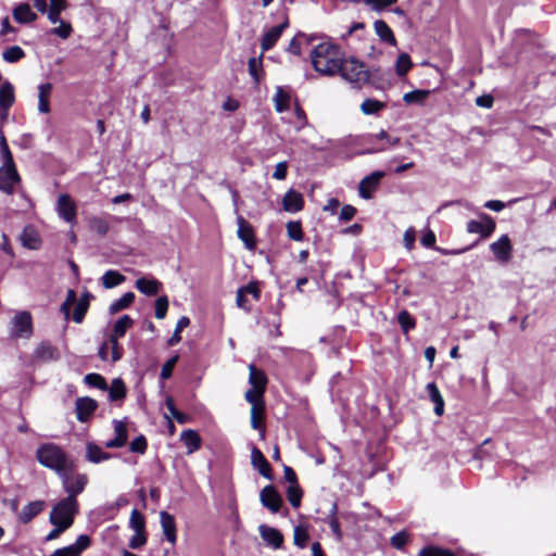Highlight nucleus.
Returning <instances> with one entry per match:
<instances>
[{
  "label": "nucleus",
  "mask_w": 556,
  "mask_h": 556,
  "mask_svg": "<svg viewBox=\"0 0 556 556\" xmlns=\"http://www.w3.org/2000/svg\"><path fill=\"white\" fill-rule=\"evenodd\" d=\"M344 54L339 46L323 42L311 52L313 68L323 76H334L339 73Z\"/></svg>",
  "instance_id": "1"
},
{
  "label": "nucleus",
  "mask_w": 556,
  "mask_h": 556,
  "mask_svg": "<svg viewBox=\"0 0 556 556\" xmlns=\"http://www.w3.org/2000/svg\"><path fill=\"white\" fill-rule=\"evenodd\" d=\"M36 458L40 465L54 470L58 476L74 470V462L54 443L41 444L36 451Z\"/></svg>",
  "instance_id": "2"
},
{
  "label": "nucleus",
  "mask_w": 556,
  "mask_h": 556,
  "mask_svg": "<svg viewBox=\"0 0 556 556\" xmlns=\"http://www.w3.org/2000/svg\"><path fill=\"white\" fill-rule=\"evenodd\" d=\"M342 79L361 89L369 81L370 73L366 64L354 56L342 59L339 73Z\"/></svg>",
  "instance_id": "3"
},
{
  "label": "nucleus",
  "mask_w": 556,
  "mask_h": 556,
  "mask_svg": "<svg viewBox=\"0 0 556 556\" xmlns=\"http://www.w3.org/2000/svg\"><path fill=\"white\" fill-rule=\"evenodd\" d=\"M78 509L79 506L77 500H72V497L66 496L53 506L49 516V521L51 523L61 522L70 528L74 522V517L78 513Z\"/></svg>",
  "instance_id": "4"
},
{
  "label": "nucleus",
  "mask_w": 556,
  "mask_h": 556,
  "mask_svg": "<svg viewBox=\"0 0 556 556\" xmlns=\"http://www.w3.org/2000/svg\"><path fill=\"white\" fill-rule=\"evenodd\" d=\"M73 471H64L59 477L62 480V485L65 492L67 493V497H72V500H77V495L83 493L85 490L88 478L85 473H76L72 475Z\"/></svg>",
  "instance_id": "5"
},
{
  "label": "nucleus",
  "mask_w": 556,
  "mask_h": 556,
  "mask_svg": "<svg viewBox=\"0 0 556 556\" xmlns=\"http://www.w3.org/2000/svg\"><path fill=\"white\" fill-rule=\"evenodd\" d=\"M0 167V190L7 194L14 193V187L21 180L20 175L16 170L14 161L11 163L2 162Z\"/></svg>",
  "instance_id": "6"
},
{
  "label": "nucleus",
  "mask_w": 556,
  "mask_h": 556,
  "mask_svg": "<svg viewBox=\"0 0 556 556\" xmlns=\"http://www.w3.org/2000/svg\"><path fill=\"white\" fill-rule=\"evenodd\" d=\"M369 142L376 144L372 148L367 149V153H379L389 150L390 148L400 144L401 139L399 137H391L386 130H380L376 135H370Z\"/></svg>",
  "instance_id": "7"
},
{
  "label": "nucleus",
  "mask_w": 556,
  "mask_h": 556,
  "mask_svg": "<svg viewBox=\"0 0 556 556\" xmlns=\"http://www.w3.org/2000/svg\"><path fill=\"white\" fill-rule=\"evenodd\" d=\"M480 220H469L467 231L469 233H479L481 238H488L495 230V222L485 213L479 215Z\"/></svg>",
  "instance_id": "8"
},
{
  "label": "nucleus",
  "mask_w": 556,
  "mask_h": 556,
  "mask_svg": "<svg viewBox=\"0 0 556 556\" xmlns=\"http://www.w3.org/2000/svg\"><path fill=\"white\" fill-rule=\"evenodd\" d=\"M490 250L496 261L508 263L513 256V244L507 235H502L495 242L490 244Z\"/></svg>",
  "instance_id": "9"
},
{
  "label": "nucleus",
  "mask_w": 556,
  "mask_h": 556,
  "mask_svg": "<svg viewBox=\"0 0 556 556\" xmlns=\"http://www.w3.org/2000/svg\"><path fill=\"white\" fill-rule=\"evenodd\" d=\"M260 501L262 505L270 513H278L282 505V497L271 484L266 485L260 493Z\"/></svg>",
  "instance_id": "10"
},
{
  "label": "nucleus",
  "mask_w": 556,
  "mask_h": 556,
  "mask_svg": "<svg viewBox=\"0 0 556 556\" xmlns=\"http://www.w3.org/2000/svg\"><path fill=\"white\" fill-rule=\"evenodd\" d=\"M90 545V538L81 534L74 544L55 549L50 556H80Z\"/></svg>",
  "instance_id": "11"
},
{
  "label": "nucleus",
  "mask_w": 556,
  "mask_h": 556,
  "mask_svg": "<svg viewBox=\"0 0 556 556\" xmlns=\"http://www.w3.org/2000/svg\"><path fill=\"white\" fill-rule=\"evenodd\" d=\"M56 211L60 217L67 223H74L76 219V205L68 194H61L56 202Z\"/></svg>",
  "instance_id": "12"
},
{
  "label": "nucleus",
  "mask_w": 556,
  "mask_h": 556,
  "mask_svg": "<svg viewBox=\"0 0 556 556\" xmlns=\"http://www.w3.org/2000/svg\"><path fill=\"white\" fill-rule=\"evenodd\" d=\"M383 176V172L376 170L371 173L369 176L363 178L358 186L359 195L364 199H370L372 197V192L377 189Z\"/></svg>",
  "instance_id": "13"
},
{
  "label": "nucleus",
  "mask_w": 556,
  "mask_h": 556,
  "mask_svg": "<svg viewBox=\"0 0 556 556\" xmlns=\"http://www.w3.org/2000/svg\"><path fill=\"white\" fill-rule=\"evenodd\" d=\"M98 407L97 401L91 397H78L75 403L76 417L80 422H86Z\"/></svg>",
  "instance_id": "14"
},
{
  "label": "nucleus",
  "mask_w": 556,
  "mask_h": 556,
  "mask_svg": "<svg viewBox=\"0 0 556 556\" xmlns=\"http://www.w3.org/2000/svg\"><path fill=\"white\" fill-rule=\"evenodd\" d=\"M238 224V238L244 243L245 248L250 251L255 249V236L252 226L241 216L237 217Z\"/></svg>",
  "instance_id": "15"
},
{
  "label": "nucleus",
  "mask_w": 556,
  "mask_h": 556,
  "mask_svg": "<svg viewBox=\"0 0 556 556\" xmlns=\"http://www.w3.org/2000/svg\"><path fill=\"white\" fill-rule=\"evenodd\" d=\"M289 26V21L286 18L280 25L269 28L263 36L261 41L262 51L270 50L281 37L283 30Z\"/></svg>",
  "instance_id": "16"
},
{
  "label": "nucleus",
  "mask_w": 556,
  "mask_h": 556,
  "mask_svg": "<svg viewBox=\"0 0 556 556\" xmlns=\"http://www.w3.org/2000/svg\"><path fill=\"white\" fill-rule=\"evenodd\" d=\"M31 331V316L27 312L16 314L12 320V333L16 337L28 336Z\"/></svg>",
  "instance_id": "17"
},
{
  "label": "nucleus",
  "mask_w": 556,
  "mask_h": 556,
  "mask_svg": "<svg viewBox=\"0 0 556 556\" xmlns=\"http://www.w3.org/2000/svg\"><path fill=\"white\" fill-rule=\"evenodd\" d=\"M160 522L165 539L174 545L177 541V528L175 517L167 511H161Z\"/></svg>",
  "instance_id": "18"
},
{
  "label": "nucleus",
  "mask_w": 556,
  "mask_h": 556,
  "mask_svg": "<svg viewBox=\"0 0 556 556\" xmlns=\"http://www.w3.org/2000/svg\"><path fill=\"white\" fill-rule=\"evenodd\" d=\"M113 424L115 437L112 440L105 442V447L119 448L126 445L128 440L127 425L122 420H114Z\"/></svg>",
  "instance_id": "19"
},
{
  "label": "nucleus",
  "mask_w": 556,
  "mask_h": 556,
  "mask_svg": "<svg viewBox=\"0 0 556 556\" xmlns=\"http://www.w3.org/2000/svg\"><path fill=\"white\" fill-rule=\"evenodd\" d=\"M251 462L260 475L268 480L273 479L270 465L257 447H253L251 452Z\"/></svg>",
  "instance_id": "20"
},
{
  "label": "nucleus",
  "mask_w": 556,
  "mask_h": 556,
  "mask_svg": "<svg viewBox=\"0 0 556 556\" xmlns=\"http://www.w3.org/2000/svg\"><path fill=\"white\" fill-rule=\"evenodd\" d=\"M258 531L261 538L274 548H279L282 545L283 536L277 529L266 525H261L258 527Z\"/></svg>",
  "instance_id": "21"
},
{
  "label": "nucleus",
  "mask_w": 556,
  "mask_h": 556,
  "mask_svg": "<svg viewBox=\"0 0 556 556\" xmlns=\"http://www.w3.org/2000/svg\"><path fill=\"white\" fill-rule=\"evenodd\" d=\"M303 197L300 192L291 189L289 190L282 199V205L285 211L295 213L303 208Z\"/></svg>",
  "instance_id": "22"
},
{
  "label": "nucleus",
  "mask_w": 556,
  "mask_h": 556,
  "mask_svg": "<svg viewBox=\"0 0 556 556\" xmlns=\"http://www.w3.org/2000/svg\"><path fill=\"white\" fill-rule=\"evenodd\" d=\"M180 441L185 444L187 448V454L190 455L195 451L200 450L202 440L199 433L192 429L184 430L180 433Z\"/></svg>",
  "instance_id": "23"
},
{
  "label": "nucleus",
  "mask_w": 556,
  "mask_h": 556,
  "mask_svg": "<svg viewBox=\"0 0 556 556\" xmlns=\"http://www.w3.org/2000/svg\"><path fill=\"white\" fill-rule=\"evenodd\" d=\"M35 357L42 362H51L60 358L59 350L49 342H41L35 350Z\"/></svg>",
  "instance_id": "24"
},
{
  "label": "nucleus",
  "mask_w": 556,
  "mask_h": 556,
  "mask_svg": "<svg viewBox=\"0 0 556 556\" xmlns=\"http://www.w3.org/2000/svg\"><path fill=\"white\" fill-rule=\"evenodd\" d=\"M45 505L46 504L43 501H34L25 505L18 515L21 522L28 523L33 518H35L43 510Z\"/></svg>",
  "instance_id": "25"
},
{
  "label": "nucleus",
  "mask_w": 556,
  "mask_h": 556,
  "mask_svg": "<svg viewBox=\"0 0 556 556\" xmlns=\"http://www.w3.org/2000/svg\"><path fill=\"white\" fill-rule=\"evenodd\" d=\"M52 84L45 83L38 86V111L42 114L50 112L49 98L52 91Z\"/></svg>",
  "instance_id": "26"
},
{
  "label": "nucleus",
  "mask_w": 556,
  "mask_h": 556,
  "mask_svg": "<svg viewBox=\"0 0 556 556\" xmlns=\"http://www.w3.org/2000/svg\"><path fill=\"white\" fill-rule=\"evenodd\" d=\"M136 288L146 295H155L162 288V283L154 278H139L135 283Z\"/></svg>",
  "instance_id": "27"
},
{
  "label": "nucleus",
  "mask_w": 556,
  "mask_h": 556,
  "mask_svg": "<svg viewBox=\"0 0 556 556\" xmlns=\"http://www.w3.org/2000/svg\"><path fill=\"white\" fill-rule=\"evenodd\" d=\"M13 17L17 23L27 24L37 18V14L31 11L28 3H21L13 10Z\"/></svg>",
  "instance_id": "28"
},
{
  "label": "nucleus",
  "mask_w": 556,
  "mask_h": 556,
  "mask_svg": "<svg viewBox=\"0 0 556 556\" xmlns=\"http://www.w3.org/2000/svg\"><path fill=\"white\" fill-rule=\"evenodd\" d=\"M111 455L104 452L100 446L90 442L86 445V458L88 462L99 464L110 459Z\"/></svg>",
  "instance_id": "29"
},
{
  "label": "nucleus",
  "mask_w": 556,
  "mask_h": 556,
  "mask_svg": "<svg viewBox=\"0 0 556 556\" xmlns=\"http://www.w3.org/2000/svg\"><path fill=\"white\" fill-rule=\"evenodd\" d=\"M249 383L252 386V388L266 390L267 377L265 372L263 370L257 369L256 366L253 364L249 365Z\"/></svg>",
  "instance_id": "30"
},
{
  "label": "nucleus",
  "mask_w": 556,
  "mask_h": 556,
  "mask_svg": "<svg viewBox=\"0 0 556 556\" xmlns=\"http://www.w3.org/2000/svg\"><path fill=\"white\" fill-rule=\"evenodd\" d=\"M374 28H375L376 34L380 37V39L382 41L388 42L392 46L396 45L394 34L384 21H382V20L376 21L374 23Z\"/></svg>",
  "instance_id": "31"
},
{
  "label": "nucleus",
  "mask_w": 556,
  "mask_h": 556,
  "mask_svg": "<svg viewBox=\"0 0 556 556\" xmlns=\"http://www.w3.org/2000/svg\"><path fill=\"white\" fill-rule=\"evenodd\" d=\"M15 101L14 87L11 83L4 81L0 87V108L10 109Z\"/></svg>",
  "instance_id": "32"
},
{
  "label": "nucleus",
  "mask_w": 556,
  "mask_h": 556,
  "mask_svg": "<svg viewBox=\"0 0 556 556\" xmlns=\"http://www.w3.org/2000/svg\"><path fill=\"white\" fill-rule=\"evenodd\" d=\"M426 388L430 400L434 403L435 415L441 416L444 412V401L437 384L434 382H430Z\"/></svg>",
  "instance_id": "33"
},
{
  "label": "nucleus",
  "mask_w": 556,
  "mask_h": 556,
  "mask_svg": "<svg viewBox=\"0 0 556 556\" xmlns=\"http://www.w3.org/2000/svg\"><path fill=\"white\" fill-rule=\"evenodd\" d=\"M126 280V277L117 270H106L101 277L102 286L105 289H112Z\"/></svg>",
  "instance_id": "34"
},
{
  "label": "nucleus",
  "mask_w": 556,
  "mask_h": 556,
  "mask_svg": "<svg viewBox=\"0 0 556 556\" xmlns=\"http://www.w3.org/2000/svg\"><path fill=\"white\" fill-rule=\"evenodd\" d=\"M90 294L88 292H86L85 294L81 295V298L78 300L76 306H75V309H74V313H73V320L76 323V324H80L83 323L84 318H85V315L89 308V300H90Z\"/></svg>",
  "instance_id": "35"
},
{
  "label": "nucleus",
  "mask_w": 556,
  "mask_h": 556,
  "mask_svg": "<svg viewBox=\"0 0 556 556\" xmlns=\"http://www.w3.org/2000/svg\"><path fill=\"white\" fill-rule=\"evenodd\" d=\"M22 244L28 249L36 250L40 245V239L36 230L26 227L21 235Z\"/></svg>",
  "instance_id": "36"
},
{
  "label": "nucleus",
  "mask_w": 556,
  "mask_h": 556,
  "mask_svg": "<svg viewBox=\"0 0 556 556\" xmlns=\"http://www.w3.org/2000/svg\"><path fill=\"white\" fill-rule=\"evenodd\" d=\"M263 55L261 54L258 58H251L248 62L249 74L253 78L256 85L260 84L262 75H263Z\"/></svg>",
  "instance_id": "37"
},
{
  "label": "nucleus",
  "mask_w": 556,
  "mask_h": 556,
  "mask_svg": "<svg viewBox=\"0 0 556 556\" xmlns=\"http://www.w3.org/2000/svg\"><path fill=\"white\" fill-rule=\"evenodd\" d=\"M386 108V103L376 100V99H365L361 104V111L365 115H375L378 114L381 110Z\"/></svg>",
  "instance_id": "38"
},
{
  "label": "nucleus",
  "mask_w": 556,
  "mask_h": 556,
  "mask_svg": "<svg viewBox=\"0 0 556 556\" xmlns=\"http://www.w3.org/2000/svg\"><path fill=\"white\" fill-rule=\"evenodd\" d=\"M135 300V294L132 292H126L119 299L111 303L109 311L111 314H116L122 309L127 308Z\"/></svg>",
  "instance_id": "39"
},
{
  "label": "nucleus",
  "mask_w": 556,
  "mask_h": 556,
  "mask_svg": "<svg viewBox=\"0 0 556 556\" xmlns=\"http://www.w3.org/2000/svg\"><path fill=\"white\" fill-rule=\"evenodd\" d=\"M126 396V388L122 379L116 378L112 381L109 389V397L112 402L123 400Z\"/></svg>",
  "instance_id": "40"
},
{
  "label": "nucleus",
  "mask_w": 556,
  "mask_h": 556,
  "mask_svg": "<svg viewBox=\"0 0 556 556\" xmlns=\"http://www.w3.org/2000/svg\"><path fill=\"white\" fill-rule=\"evenodd\" d=\"M66 8L65 0H50L48 18L52 24L61 22L60 14Z\"/></svg>",
  "instance_id": "41"
},
{
  "label": "nucleus",
  "mask_w": 556,
  "mask_h": 556,
  "mask_svg": "<svg viewBox=\"0 0 556 556\" xmlns=\"http://www.w3.org/2000/svg\"><path fill=\"white\" fill-rule=\"evenodd\" d=\"M274 102L276 111L281 113L289 108L290 94L281 87H278L274 97Z\"/></svg>",
  "instance_id": "42"
},
{
  "label": "nucleus",
  "mask_w": 556,
  "mask_h": 556,
  "mask_svg": "<svg viewBox=\"0 0 556 556\" xmlns=\"http://www.w3.org/2000/svg\"><path fill=\"white\" fill-rule=\"evenodd\" d=\"M134 321L128 315L122 316L113 327V338H122L125 336L128 328L132 326Z\"/></svg>",
  "instance_id": "43"
},
{
  "label": "nucleus",
  "mask_w": 556,
  "mask_h": 556,
  "mask_svg": "<svg viewBox=\"0 0 556 556\" xmlns=\"http://www.w3.org/2000/svg\"><path fill=\"white\" fill-rule=\"evenodd\" d=\"M429 94H430L429 90L417 89V90H413L410 92L405 93L403 96V101L407 104H412V103L422 104Z\"/></svg>",
  "instance_id": "44"
},
{
  "label": "nucleus",
  "mask_w": 556,
  "mask_h": 556,
  "mask_svg": "<svg viewBox=\"0 0 556 556\" xmlns=\"http://www.w3.org/2000/svg\"><path fill=\"white\" fill-rule=\"evenodd\" d=\"M265 390L257 388H251L245 392V400L252 405V407L264 406L263 395Z\"/></svg>",
  "instance_id": "45"
},
{
  "label": "nucleus",
  "mask_w": 556,
  "mask_h": 556,
  "mask_svg": "<svg viewBox=\"0 0 556 556\" xmlns=\"http://www.w3.org/2000/svg\"><path fill=\"white\" fill-rule=\"evenodd\" d=\"M25 56L24 50L18 46H12L2 52V58L8 63H15Z\"/></svg>",
  "instance_id": "46"
},
{
  "label": "nucleus",
  "mask_w": 556,
  "mask_h": 556,
  "mask_svg": "<svg viewBox=\"0 0 556 556\" xmlns=\"http://www.w3.org/2000/svg\"><path fill=\"white\" fill-rule=\"evenodd\" d=\"M190 324V319L187 316H181L179 320L177 321L176 329L173 333V336L168 339L167 344L169 346L176 345L181 340L180 332L182 329L188 327Z\"/></svg>",
  "instance_id": "47"
},
{
  "label": "nucleus",
  "mask_w": 556,
  "mask_h": 556,
  "mask_svg": "<svg viewBox=\"0 0 556 556\" xmlns=\"http://www.w3.org/2000/svg\"><path fill=\"white\" fill-rule=\"evenodd\" d=\"M302 495V490L299 484L288 486L287 498L292 507L298 508L301 505Z\"/></svg>",
  "instance_id": "48"
},
{
  "label": "nucleus",
  "mask_w": 556,
  "mask_h": 556,
  "mask_svg": "<svg viewBox=\"0 0 556 556\" xmlns=\"http://www.w3.org/2000/svg\"><path fill=\"white\" fill-rule=\"evenodd\" d=\"M412 61L407 53H401L396 60L395 68L399 76H404L412 67Z\"/></svg>",
  "instance_id": "49"
},
{
  "label": "nucleus",
  "mask_w": 556,
  "mask_h": 556,
  "mask_svg": "<svg viewBox=\"0 0 556 556\" xmlns=\"http://www.w3.org/2000/svg\"><path fill=\"white\" fill-rule=\"evenodd\" d=\"M129 526L135 532H144L146 521L137 509H132L130 514Z\"/></svg>",
  "instance_id": "50"
},
{
  "label": "nucleus",
  "mask_w": 556,
  "mask_h": 556,
  "mask_svg": "<svg viewBox=\"0 0 556 556\" xmlns=\"http://www.w3.org/2000/svg\"><path fill=\"white\" fill-rule=\"evenodd\" d=\"M84 380L90 387H94L101 390L108 389L105 379L99 374H88L85 376Z\"/></svg>",
  "instance_id": "51"
},
{
  "label": "nucleus",
  "mask_w": 556,
  "mask_h": 556,
  "mask_svg": "<svg viewBox=\"0 0 556 556\" xmlns=\"http://www.w3.org/2000/svg\"><path fill=\"white\" fill-rule=\"evenodd\" d=\"M287 232L290 239L294 241L303 240V231L300 222H289L287 224Z\"/></svg>",
  "instance_id": "52"
},
{
  "label": "nucleus",
  "mask_w": 556,
  "mask_h": 556,
  "mask_svg": "<svg viewBox=\"0 0 556 556\" xmlns=\"http://www.w3.org/2000/svg\"><path fill=\"white\" fill-rule=\"evenodd\" d=\"M397 320L404 332H408L410 329L415 327V319L407 311L400 312Z\"/></svg>",
  "instance_id": "53"
},
{
  "label": "nucleus",
  "mask_w": 556,
  "mask_h": 556,
  "mask_svg": "<svg viewBox=\"0 0 556 556\" xmlns=\"http://www.w3.org/2000/svg\"><path fill=\"white\" fill-rule=\"evenodd\" d=\"M90 228L98 235L104 236L109 231V224L103 218L93 217L90 219Z\"/></svg>",
  "instance_id": "54"
},
{
  "label": "nucleus",
  "mask_w": 556,
  "mask_h": 556,
  "mask_svg": "<svg viewBox=\"0 0 556 556\" xmlns=\"http://www.w3.org/2000/svg\"><path fill=\"white\" fill-rule=\"evenodd\" d=\"M264 416V406L251 407V426L253 429H262V420Z\"/></svg>",
  "instance_id": "55"
},
{
  "label": "nucleus",
  "mask_w": 556,
  "mask_h": 556,
  "mask_svg": "<svg viewBox=\"0 0 556 556\" xmlns=\"http://www.w3.org/2000/svg\"><path fill=\"white\" fill-rule=\"evenodd\" d=\"M308 533L306 531V529L302 528V527H295L294 528V533H293V540H294V544L301 548L305 547L306 546V543L308 541Z\"/></svg>",
  "instance_id": "56"
},
{
  "label": "nucleus",
  "mask_w": 556,
  "mask_h": 556,
  "mask_svg": "<svg viewBox=\"0 0 556 556\" xmlns=\"http://www.w3.org/2000/svg\"><path fill=\"white\" fill-rule=\"evenodd\" d=\"M76 302V292L73 289H68L66 299L61 305V312L64 314L65 319L70 317L71 306Z\"/></svg>",
  "instance_id": "57"
},
{
  "label": "nucleus",
  "mask_w": 556,
  "mask_h": 556,
  "mask_svg": "<svg viewBox=\"0 0 556 556\" xmlns=\"http://www.w3.org/2000/svg\"><path fill=\"white\" fill-rule=\"evenodd\" d=\"M168 309V300L167 296H160L155 301V317L157 319H163L166 316Z\"/></svg>",
  "instance_id": "58"
},
{
  "label": "nucleus",
  "mask_w": 556,
  "mask_h": 556,
  "mask_svg": "<svg viewBox=\"0 0 556 556\" xmlns=\"http://www.w3.org/2000/svg\"><path fill=\"white\" fill-rule=\"evenodd\" d=\"M147 440L143 435H139L130 442L129 450L132 453L144 454L147 451Z\"/></svg>",
  "instance_id": "59"
},
{
  "label": "nucleus",
  "mask_w": 556,
  "mask_h": 556,
  "mask_svg": "<svg viewBox=\"0 0 556 556\" xmlns=\"http://www.w3.org/2000/svg\"><path fill=\"white\" fill-rule=\"evenodd\" d=\"M397 0H364V3L371 10L380 12L386 8L394 4Z\"/></svg>",
  "instance_id": "60"
},
{
  "label": "nucleus",
  "mask_w": 556,
  "mask_h": 556,
  "mask_svg": "<svg viewBox=\"0 0 556 556\" xmlns=\"http://www.w3.org/2000/svg\"><path fill=\"white\" fill-rule=\"evenodd\" d=\"M419 555L420 556H454L450 551L434 547V546H429V547L422 548L420 551Z\"/></svg>",
  "instance_id": "61"
},
{
  "label": "nucleus",
  "mask_w": 556,
  "mask_h": 556,
  "mask_svg": "<svg viewBox=\"0 0 556 556\" xmlns=\"http://www.w3.org/2000/svg\"><path fill=\"white\" fill-rule=\"evenodd\" d=\"M60 25L52 29V34L59 36L62 39H67L72 34V26L61 20Z\"/></svg>",
  "instance_id": "62"
},
{
  "label": "nucleus",
  "mask_w": 556,
  "mask_h": 556,
  "mask_svg": "<svg viewBox=\"0 0 556 556\" xmlns=\"http://www.w3.org/2000/svg\"><path fill=\"white\" fill-rule=\"evenodd\" d=\"M147 543V536L144 532H136L129 540V547L137 549Z\"/></svg>",
  "instance_id": "63"
},
{
  "label": "nucleus",
  "mask_w": 556,
  "mask_h": 556,
  "mask_svg": "<svg viewBox=\"0 0 556 556\" xmlns=\"http://www.w3.org/2000/svg\"><path fill=\"white\" fill-rule=\"evenodd\" d=\"M407 532L401 531L391 538V545L394 548L401 549L407 543Z\"/></svg>",
  "instance_id": "64"
}]
</instances>
